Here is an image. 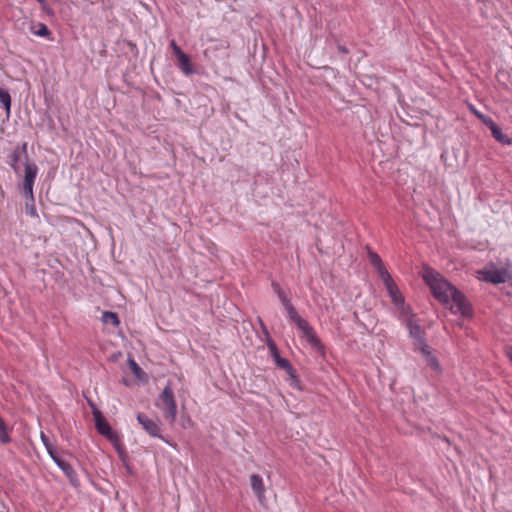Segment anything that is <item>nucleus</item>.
I'll use <instances>...</instances> for the list:
<instances>
[{
	"label": "nucleus",
	"mask_w": 512,
	"mask_h": 512,
	"mask_svg": "<svg viewBox=\"0 0 512 512\" xmlns=\"http://www.w3.org/2000/svg\"><path fill=\"white\" fill-rule=\"evenodd\" d=\"M423 279L430 287L433 296L439 302L449 307L453 314H460L464 317L471 315L472 310L465 295L441 274L433 269H426Z\"/></svg>",
	"instance_id": "1"
},
{
	"label": "nucleus",
	"mask_w": 512,
	"mask_h": 512,
	"mask_svg": "<svg viewBox=\"0 0 512 512\" xmlns=\"http://www.w3.org/2000/svg\"><path fill=\"white\" fill-rule=\"evenodd\" d=\"M283 305L285 311L287 312V316L290 321H292L299 331L302 333L303 337L306 339L307 343L316 349L319 352H324V346L318 338L314 328L309 324V322L302 318L293 304L291 300L287 296L284 290H281L276 294Z\"/></svg>",
	"instance_id": "2"
},
{
	"label": "nucleus",
	"mask_w": 512,
	"mask_h": 512,
	"mask_svg": "<svg viewBox=\"0 0 512 512\" xmlns=\"http://www.w3.org/2000/svg\"><path fill=\"white\" fill-rule=\"evenodd\" d=\"M38 166L34 162H27L25 165V173L23 176V182L19 184V189L26 198L25 201V213L31 218H38L37 209L35 206V198L33 187L35 179L38 175Z\"/></svg>",
	"instance_id": "3"
},
{
	"label": "nucleus",
	"mask_w": 512,
	"mask_h": 512,
	"mask_svg": "<svg viewBox=\"0 0 512 512\" xmlns=\"http://www.w3.org/2000/svg\"><path fill=\"white\" fill-rule=\"evenodd\" d=\"M88 404L92 409V415L98 433L105 436L108 440H110L114 444L116 450L119 453H121L122 447L120 444V438L118 433L112 430L110 424L106 421L101 411L98 409V407L94 404L93 401L88 400Z\"/></svg>",
	"instance_id": "4"
},
{
	"label": "nucleus",
	"mask_w": 512,
	"mask_h": 512,
	"mask_svg": "<svg viewBox=\"0 0 512 512\" xmlns=\"http://www.w3.org/2000/svg\"><path fill=\"white\" fill-rule=\"evenodd\" d=\"M156 406L162 411L163 417L173 424L177 417V403L170 384H167L159 395Z\"/></svg>",
	"instance_id": "5"
},
{
	"label": "nucleus",
	"mask_w": 512,
	"mask_h": 512,
	"mask_svg": "<svg viewBox=\"0 0 512 512\" xmlns=\"http://www.w3.org/2000/svg\"><path fill=\"white\" fill-rule=\"evenodd\" d=\"M382 282L400 316L410 315L411 309L408 305L405 304V298L392 279V276L390 275L388 278L383 279Z\"/></svg>",
	"instance_id": "6"
},
{
	"label": "nucleus",
	"mask_w": 512,
	"mask_h": 512,
	"mask_svg": "<svg viewBox=\"0 0 512 512\" xmlns=\"http://www.w3.org/2000/svg\"><path fill=\"white\" fill-rule=\"evenodd\" d=\"M136 418L138 423L151 437L159 438L165 443L171 445V443L161 434L162 424L159 420H153L144 413H138Z\"/></svg>",
	"instance_id": "7"
},
{
	"label": "nucleus",
	"mask_w": 512,
	"mask_h": 512,
	"mask_svg": "<svg viewBox=\"0 0 512 512\" xmlns=\"http://www.w3.org/2000/svg\"><path fill=\"white\" fill-rule=\"evenodd\" d=\"M27 143L26 142H23L22 144H18L17 146L14 147V149L11 151V153L9 154L8 158H9V165L10 167L13 169V171L15 172V174L17 175H20V165L19 163L24 159L25 162H24V166L26 165L27 162H30L29 161V158H28V153H27Z\"/></svg>",
	"instance_id": "8"
},
{
	"label": "nucleus",
	"mask_w": 512,
	"mask_h": 512,
	"mask_svg": "<svg viewBox=\"0 0 512 512\" xmlns=\"http://www.w3.org/2000/svg\"><path fill=\"white\" fill-rule=\"evenodd\" d=\"M406 326L409 331V336L414 340L415 350L427 345L425 340V333L421 326L416 322L413 315L405 316Z\"/></svg>",
	"instance_id": "9"
},
{
	"label": "nucleus",
	"mask_w": 512,
	"mask_h": 512,
	"mask_svg": "<svg viewBox=\"0 0 512 512\" xmlns=\"http://www.w3.org/2000/svg\"><path fill=\"white\" fill-rule=\"evenodd\" d=\"M483 279L487 282L493 283V284H502L507 282L508 278L510 277L508 271L504 268L497 269H489L482 272Z\"/></svg>",
	"instance_id": "10"
},
{
	"label": "nucleus",
	"mask_w": 512,
	"mask_h": 512,
	"mask_svg": "<svg viewBox=\"0 0 512 512\" xmlns=\"http://www.w3.org/2000/svg\"><path fill=\"white\" fill-rule=\"evenodd\" d=\"M368 259L371 265L376 269L381 280L390 276V273L386 269L381 257L376 252L368 249Z\"/></svg>",
	"instance_id": "11"
},
{
	"label": "nucleus",
	"mask_w": 512,
	"mask_h": 512,
	"mask_svg": "<svg viewBox=\"0 0 512 512\" xmlns=\"http://www.w3.org/2000/svg\"><path fill=\"white\" fill-rule=\"evenodd\" d=\"M417 351L421 352L424 357L427 365L434 370L435 372H441V366L437 359V357L432 353L430 346L424 345L423 347L417 349Z\"/></svg>",
	"instance_id": "12"
},
{
	"label": "nucleus",
	"mask_w": 512,
	"mask_h": 512,
	"mask_svg": "<svg viewBox=\"0 0 512 512\" xmlns=\"http://www.w3.org/2000/svg\"><path fill=\"white\" fill-rule=\"evenodd\" d=\"M58 468L65 474V476L68 478L70 484L73 487H78L80 485L78 476L72 465L65 461L64 459L62 461H59Z\"/></svg>",
	"instance_id": "13"
},
{
	"label": "nucleus",
	"mask_w": 512,
	"mask_h": 512,
	"mask_svg": "<svg viewBox=\"0 0 512 512\" xmlns=\"http://www.w3.org/2000/svg\"><path fill=\"white\" fill-rule=\"evenodd\" d=\"M251 489L260 502L265 499V486L263 479L258 474H253L250 477Z\"/></svg>",
	"instance_id": "14"
},
{
	"label": "nucleus",
	"mask_w": 512,
	"mask_h": 512,
	"mask_svg": "<svg viewBox=\"0 0 512 512\" xmlns=\"http://www.w3.org/2000/svg\"><path fill=\"white\" fill-rule=\"evenodd\" d=\"M176 58L177 66L185 76H190L196 73V70L194 69L190 61V58L186 53L183 52L180 55L176 56Z\"/></svg>",
	"instance_id": "15"
},
{
	"label": "nucleus",
	"mask_w": 512,
	"mask_h": 512,
	"mask_svg": "<svg viewBox=\"0 0 512 512\" xmlns=\"http://www.w3.org/2000/svg\"><path fill=\"white\" fill-rule=\"evenodd\" d=\"M492 133V136L497 140L499 143L503 145H510L512 143L511 139L503 133L501 127L499 125L494 126L493 129L490 130Z\"/></svg>",
	"instance_id": "16"
},
{
	"label": "nucleus",
	"mask_w": 512,
	"mask_h": 512,
	"mask_svg": "<svg viewBox=\"0 0 512 512\" xmlns=\"http://www.w3.org/2000/svg\"><path fill=\"white\" fill-rule=\"evenodd\" d=\"M12 441V438L9 434V429L4 419L0 416V443L8 444Z\"/></svg>",
	"instance_id": "17"
},
{
	"label": "nucleus",
	"mask_w": 512,
	"mask_h": 512,
	"mask_svg": "<svg viewBox=\"0 0 512 512\" xmlns=\"http://www.w3.org/2000/svg\"><path fill=\"white\" fill-rule=\"evenodd\" d=\"M0 104L5 109L7 115L11 112V96L5 89L0 88Z\"/></svg>",
	"instance_id": "18"
},
{
	"label": "nucleus",
	"mask_w": 512,
	"mask_h": 512,
	"mask_svg": "<svg viewBox=\"0 0 512 512\" xmlns=\"http://www.w3.org/2000/svg\"><path fill=\"white\" fill-rule=\"evenodd\" d=\"M102 321L106 324H112L114 327H117L120 324L117 313L111 311L103 312Z\"/></svg>",
	"instance_id": "19"
},
{
	"label": "nucleus",
	"mask_w": 512,
	"mask_h": 512,
	"mask_svg": "<svg viewBox=\"0 0 512 512\" xmlns=\"http://www.w3.org/2000/svg\"><path fill=\"white\" fill-rule=\"evenodd\" d=\"M274 362H275V365L280 368V369H283L287 372L289 371H292V369L294 368L291 363L289 362V360L279 356V357H276V359H274Z\"/></svg>",
	"instance_id": "20"
},
{
	"label": "nucleus",
	"mask_w": 512,
	"mask_h": 512,
	"mask_svg": "<svg viewBox=\"0 0 512 512\" xmlns=\"http://www.w3.org/2000/svg\"><path fill=\"white\" fill-rule=\"evenodd\" d=\"M129 366L131 368L132 373L135 375L136 378L142 379L143 375L145 374L142 370V368L139 366V364L132 358L128 359Z\"/></svg>",
	"instance_id": "21"
},
{
	"label": "nucleus",
	"mask_w": 512,
	"mask_h": 512,
	"mask_svg": "<svg viewBox=\"0 0 512 512\" xmlns=\"http://www.w3.org/2000/svg\"><path fill=\"white\" fill-rule=\"evenodd\" d=\"M288 374V381L291 387L301 390V383L297 376L296 370L293 368L292 371L287 372Z\"/></svg>",
	"instance_id": "22"
},
{
	"label": "nucleus",
	"mask_w": 512,
	"mask_h": 512,
	"mask_svg": "<svg viewBox=\"0 0 512 512\" xmlns=\"http://www.w3.org/2000/svg\"><path fill=\"white\" fill-rule=\"evenodd\" d=\"M32 33L39 37H49L51 35L50 30L48 29L47 25L44 23H39L37 25V29H33Z\"/></svg>",
	"instance_id": "23"
},
{
	"label": "nucleus",
	"mask_w": 512,
	"mask_h": 512,
	"mask_svg": "<svg viewBox=\"0 0 512 512\" xmlns=\"http://www.w3.org/2000/svg\"><path fill=\"white\" fill-rule=\"evenodd\" d=\"M267 347L273 360L280 356V352L276 343L270 337L267 338Z\"/></svg>",
	"instance_id": "24"
},
{
	"label": "nucleus",
	"mask_w": 512,
	"mask_h": 512,
	"mask_svg": "<svg viewBox=\"0 0 512 512\" xmlns=\"http://www.w3.org/2000/svg\"><path fill=\"white\" fill-rule=\"evenodd\" d=\"M40 438H41V441H42V443H43L47 453H51V450H53L55 447L50 442L48 436L44 432H41L40 433Z\"/></svg>",
	"instance_id": "25"
},
{
	"label": "nucleus",
	"mask_w": 512,
	"mask_h": 512,
	"mask_svg": "<svg viewBox=\"0 0 512 512\" xmlns=\"http://www.w3.org/2000/svg\"><path fill=\"white\" fill-rule=\"evenodd\" d=\"M479 119L485 124L490 130L497 126L498 124L491 118L485 115H479Z\"/></svg>",
	"instance_id": "26"
},
{
	"label": "nucleus",
	"mask_w": 512,
	"mask_h": 512,
	"mask_svg": "<svg viewBox=\"0 0 512 512\" xmlns=\"http://www.w3.org/2000/svg\"><path fill=\"white\" fill-rule=\"evenodd\" d=\"M170 47L172 48L173 50V53L175 54V56H178L180 55L181 53H183L182 49L180 48V46H178V44L176 43L175 40H171L170 41Z\"/></svg>",
	"instance_id": "27"
},
{
	"label": "nucleus",
	"mask_w": 512,
	"mask_h": 512,
	"mask_svg": "<svg viewBox=\"0 0 512 512\" xmlns=\"http://www.w3.org/2000/svg\"><path fill=\"white\" fill-rule=\"evenodd\" d=\"M49 456L51 457V459L53 460V462L58 465V463H60L59 461H62L63 459L58 455L56 449L54 448L53 450H51V453H48Z\"/></svg>",
	"instance_id": "28"
},
{
	"label": "nucleus",
	"mask_w": 512,
	"mask_h": 512,
	"mask_svg": "<svg viewBox=\"0 0 512 512\" xmlns=\"http://www.w3.org/2000/svg\"><path fill=\"white\" fill-rule=\"evenodd\" d=\"M40 5H41L42 10H43L46 14H48V15H53V14H54V12H53L52 8H51V7H49V5L47 4V2H46L45 0H44V4H40Z\"/></svg>",
	"instance_id": "29"
},
{
	"label": "nucleus",
	"mask_w": 512,
	"mask_h": 512,
	"mask_svg": "<svg viewBox=\"0 0 512 512\" xmlns=\"http://www.w3.org/2000/svg\"><path fill=\"white\" fill-rule=\"evenodd\" d=\"M271 287H272L273 291H274L276 294H277V293H279L281 290H283V289L280 287V285H279L277 282H275V281H273V282L271 283Z\"/></svg>",
	"instance_id": "30"
},
{
	"label": "nucleus",
	"mask_w": 512,
	"mask_h": 512,
	"mask_svg": "<svg viewBox=\"0 0 512 512\" xmlns=\"http://www.w3.org/2000/svg\"><path fill=\"white\" fill-rule=\"evenodd\" d=\"M338 51L340 53H342V54H348L349 53V50L345 46H343V45H339L338 46Z\"/></svg>",
	"instance_id": "31"
},
{
	"label": "nucleus",
	"mask_w": 512,
	"mask_h": 512,
	"mask_svg": "<svg viewBox=\"0 0 512 512\" xmlns=\"http://www.w3.org/2000/svg\"><path fill=\"white\" fill-rule=\"evenodd\" d=\"M472 111L474 112V114L479 118V115H483L482 113H480L479 111H477L476 109L472 108Z\"/></svg>",
	"instance_id": "32"
},
{
	"label": "nucleus",
	"mask_w": 512,
	"mask_h": 512,
	"mask_svg": "<svg viewBox=\"0 0 512 512\" xmlns=\"http://www.w3.org/2000/svg\"><path fill=\"white\" fill-rule=\"evenodd\" d=\"M39 4H44V0H36Z\"/></svg>",
	"instance_id": "33"
}]
</instances>
